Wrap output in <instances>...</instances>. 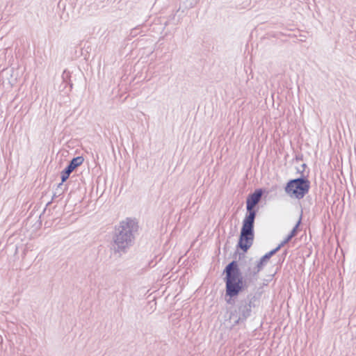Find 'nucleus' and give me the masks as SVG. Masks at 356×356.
Segmentation results:
<instances>
[{"instance_id": "nucleus-1", "label": "nucleus", "mask_w": 356, "mask_h": 356, "mask_svg": "<svg viewBox=\"0 0 356 356\" xmlns=\"http://www.w3.org/2000/svg\"><path fill=\"white\" fill-rule=\"evenodd\" d=\"M222 274L225 284V301L227 305H235L230 312L229 319L233 321V325L243 323L251 316L252 309L259 302V295L249 293L245 297L235 300L247 287L238 262L233 260L224 268Z\"/></svg>"}, {"instance_id": "nucleus-2", "label": "nucleus", "mask_w": 356, "mask_h": 356, "mask_svg": "<svg viewBox=\"0 0 356 356\" xmlns=\"http://www.w3.org/2000/svg\"><path fill=\"white\" fill-rule=\"evenodd\" d=\"M136 219L127 218L115 225L112 237V250L115 253H125L134 244L138 231Z\"/></svg>"}, {"instance_id": "nucleus-3", "label": "nucleus", "mask_w": 356, "mask_h": 356, "mask_svg": "<svg viewBox=\"0 0 356 356\" xmlns=\"http://www.w3.org/2000/svg\"><path fill=\"white\" fill-rule=\"evenodd\" d=\"M310 188V181L306 176L290 179L284 187L285 193L291 198L302 199L308 193Z\"/></svg>"}, {"instance_id": "nucleus-4", "label": "nucleus", "mask_w": 356, "mask_h": 356, "mask_svg": "<svg viewBox=\"0 0 356 356\" xmlns=\"http://www.w3.org/2000/svg\"><path fill=\"white\" fill-rule=\"evenodd\" d=\"M254 220L255 219L244 218L242 222L237 248L244 252H246L253 243Z\"/></svg>"}, {"instance_id": "nucleus-5", "label": "nucleus", "mask_w": 356, "mask_h": 356, "mask_svg": "<svg viewBox=\"0 0 356 356\" xmlns=\"http://www.w3.org/2000/svg\"><path fill=\"white\" fill-rule=\"evenodd\" d=\"M265 190L264 188L255 189L250 193L246 200V214L245 218L255 219L258 208H256L261 201Z\"/></svg>"}, {"instance_id": "nucleus-6", "label": "nucleus", "mask_w": 356, "mask_h": 356, "mask_svg": "<svg viewBox=\"0 0 356 356\" xmlns=\"http://www.w3.org/2000/svg\"><path fill=\"white\" fill-rule=\"evenodd\" d=\"M84 161V159L81 156L73 158L67 164V165L61 171L60 178L61 183L58 187L60 186L65 181L67 180L70 174L79 166H80Z\"/></svg>"}, {"instance_id": "nucleus-7", "label": "nucleus", "mask_w": 356, "mask_h": 356, "mask_svg": "<svg viewBox=\"0 0 356 356\" xmlns=\"http://www.w3.org/2000/svg\"><path fill=\"white\" fill-rule=\"evenodd\" d=\"M269 259L267 258V256L265 254L257 261V264L253 268L251 267V261L252 259L249 260V264L247 269L245 270V277H252L256 276L264 268L266 262Z\"/></svg>"}, {"instance_id": "nucleus-8", "label": "nucleus", "mask_w": 356, "mask_h": 356, "mask_svg": "<svg viewBox=\"0 0 356 356\" xmlns=\"http://www.w3.org/2000/svg\"><path fill=\"white\" fill-rule=\"evenodd\" d=\"M301 220H302V216H300V218L298 220L297 223L296 224L294 227L292 229L291 232L289 234V236L290 238H293L294 236H296V234L298 233V227H299V226H300V225L301 223Z\"/></svg>"}, {"instance_id": "nucleus-9", "label": "nucleus", "mask_w": 356, "mask_h": 356, "mask_svg": "<svg viewBox=\"0 0 356 356\" xmlns=\"http://www.w3.org/2000/svg\"><path fill=\"white\" fill-rule=\"evenodd\" d=\"M63 76V81H64L65 82H67V79L68 78H70V72H67V71L65 70V71L63 72V76Z\"/></svg>"}, {"instance_id": "nucleus-10", "label": "nucleus", "mask_w": 356, "mask_h": 356, "mask_svg": "<svg viewBox=\"0 0 356 356\" xmlns=\"http://www.w3.org/2000/svg\"><path fill=\"white\" fill-rule=\"evenodd\" d=\"M277 253L276 250L275 249H273L272 250H270V252H267L266 254H265L266 256H267V258L268 259H270L271 257H273L274 254H275Z\"/></svg>"}, {"instance_id": "nucleus-11", "label": "nucleus", "mask_w": 356, "mask_h": 356, "mask_svg": "<svg viewBox=\"0 0 356 356\" xmlns=\"http://www.w3.org/2000/svg\"><path fill=\"white\" fill-rule=\"evenodd\" d=\"M277 253L276 250L275 249H273L272 250H270V252H267L266 254H265L266 256H267V258L268 259H270L271 257H273L274 254H275Z\"/></svg>"}, {"instance_id": "nucleus-12", "label": "nucleus", "mask_w": 356, "mask_h": 356, "mask_svg": "<svg viewBox=\"0 0 356 356\" xmlns=\"http://www.w3.org/2000/svg\"><path fill=\"white\" fill-rule=\"evenodd\" d=\"M277 253L276 250L275 249H273L272 250H270V252H267L266 254H265L266 256H267V258L268 259H270L271 257H273L274 254H275Z\"/></svg>"}, {"instance_id": "nucleus-13", "label": "nucleus", "mask_w": 356, "mask_h": 356, "mask_svg": "<svg viewBox=\"0 0 356 356\" xmlns=\"http://www.w3.org/2000/svg\"><path fill=\"white\" fill-rule=\"evenodd\" d=\"M292 238L289 237V236L288 235L285 238L284 240H283L280 244L281 245H282L283 247L287 243H289Z\"/></svg>"}, {"instance_id": "nucleus-14", "label": "nucleus", "mask_w": 356, "mask_h": 356, "mask_svg": "<svg viewBox=\"0 0 356 356\" xmlns=\"http://www.w3.org/2000/svg\"><path fill=\"white\" fill-rule=\"evenodd\" d=\"M306 167H307V165L305 163H303L302 165H301V168H302V170L301 171L298 170V172H300L301 174L303 175V172L305 171V169Z\"/></svg>"}, {"instance_id": "nucleus-15", "label": "nucleus", "mask_w": 356, "mask_h": 356, "mask_svg": "<svg viewBox=\"0 0 356 356\" xmlns=\"http://www.w3.org/2000/svg\"><path fill=\"white\" fill-rule=\"evenodd\" d=\"M283 246L280 243L275 248H274L277 252Z\"/></svg>"}, {"instance_id": "nucleus-16", "label": "nucleus", "mask_w": 356, "mask_h": 356, "mask_svg": "<svg viewBox=\"0 0 356 356\" xmlns=\"http://www.w3.org/2000/svg\"><path fill=\"white\" fill-rule=\"evenodd\" d=\"M287 253H288V251L286 250H285L282 253V257L284 258L286 256Z\"/></svg>"}, {"instance_id": "nucleus-17", "label": "nucleus", "mask_w": 356, "mask_h": 356, "mask_svg": "<svg viewBox=\"0 0 356 356\" xmlns=\"http://www.w3.org/2000/svg\"><path fill=\"white\" fill-rule=\"evenodd\" d=\"M296 160H302V156H296Z\"/></svg>"}, {"instance_id": "nucleus-18", "label": "nucleus", "mask_w": 356, "mask_h": 356, "mask_svg": "<svg viewBox=\"0 0 356 356\" xmlns=\"http://www.w3.org/2000/svg\"><path fill=\"white\" fill-rule=\"evenodd\" d=\"M60 195V194H59V195H56V193H55L54 194V195H53V199H54V198H55V197H58V196H59Z\"/></svg>"}, {"instance_id": "nucleus-19", "label": "nucleus", "mask_w": 356, "mask_h": 356, "mask_svg": "<svg viewBox=\"0 0 356 356\" xmlns=\"http://www.w3.org/2000/svg\"><path fill=\"white\" fill-rule=\"evenodd\" d=\"M68 84L70 85V88H72V83H71V81H69Z\"/></svg>"}, {"instance_id": "nucleus-20", "label": "nucleus", "mask_w": 356, "mask_h": 356, "mask_svg": "<svg viewBox=\"0 0 356 356\" xmlns=\"http://www.w3.org/2000/svg\"><path fill=\"white\" fill-rule=\"evenodd\" d=\"M136 31V29H132L131 34L134 33V31Z\"/></svg>"}]
</instances>
